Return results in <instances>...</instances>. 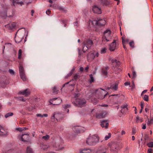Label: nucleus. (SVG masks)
Masks as SVG:
<instances>
[{"mask_svg":"<svg viewBox=\"0 0 153 153\" xmlns=\"http://www.w3.org/2000/svg\"><path fill=\"white\" fill-rule=\"evenodd\" d=\"M104 90L100 88L96 90V96L98 99L102 100L107 95V93Z\"/></svg>","mask_w":153,"mask_h":153,"instance_id":"obj_2","label":"nucleus"},{"mask_svg":"<svg viewBox=\"0 0 153 153\" xmlns=\"http://www.w3.org/2000/svg\"><path fill=\"white\" fill-rule=\"evenodd\" d=\"M107 49L105 48H101L100 52L101 53H104L106 52Z\"/></svg>","mask_w":153,"mask_h":153,"instance_id":"obj_41","label":"nucleus"},{"mask_svg":"<svg viewBox=\"0 0 153 153\" xmlns=\"http://www.w3.org/2000/svg\"><path fill=\"white\" fill-rule=\"evenodd\" d=\"M16 130L18 131H23V130L22 129V128H16Z\"/></svg>","mask_w":153,"mask_h":153,"instance_id":"obj_55","label":"nucleus"},{"mask_svg":"<svg viewBox=\"0 0 153 153\" xmlns=\"http://www.w3.org/2000/svg\"><path fill=\"white\" fill-rule=\"evenodd\" d=\"M52 100L54 101H56L55 102H54L55 103L54 104V105H58L59 103H60L62 101V100L60 98H54L52 99Z\"/></svg>","mask_w":153,"mask_h":153,"instance_id":"obj_26","label":"nucleus"},{"mask_svg":"<svg viewBox=\"0 0 153 153\" xmlns=\"http://www.w3.org/2000/svg\"><path fill=\"white\" fill-rule=\"evenodd\" d=\"M106 152V149L105 146H104L100 147L98 149L97 153H105Z\"/></svg>","mask_w":153,"mask_h":153,"instance_id":"obj_17","label":"nucleus"},{"mask_svg":"<svg viewBox=\"0 0 153 153\" xmlns=\"http://www.w3.org/2000/svg\"><path fill=\"white\" fill-rule=\"evenodd\" d=\"M125 37L124 36H123L122 37V44H124V42H125Z\"/></svg>","mask_w":153,"mask_h":153,"instance_id":"obj_54","label":"nucleus"},{"mask_svg":"<svg viewBox=\"0 0 153 153\" xmlns=\"http://www.w3.org/2000/svg\"><path fill=\"white\" fill-rule=\"evenodd\" d=\"M101 3L103 5H108L110 4V2L108 0H101Z\"/></svg>","mask_w":153,"mask_h":153,"instance_id":"obj_28","label":"nucleus"},{"mask_svg":"<svg viewBox=\"0 0 153 153\" xmlns=\"http://www.w3.org/2000/svg\"><path fill=\"white\" fill-rule=\"evenodd\" d=\"M98 141V138L95 135L89 136L87 138L86 143L88 145L92 146L95 145Z\"/></svg>","mask_w":153,"mask_h":153,"instance_id":"obj_4","label":"nucleus"},{"mask_svg":"<svg viewBox=\"0 0 153 153\" xmlns=\"http://www.w3.org/2000/svg\"><path fill=\"white\" fill-rule=\"evenodd\" d=\"M79 95L80 94L79 93H75L74 94V98L76 100L77 99V98L79 96Z\"/></svg>","mask_w":153,"mask_h":153,"instance_id":"obj_40","label":"nucleus"},{"mask_svg":"<svg viewBox=\"0 0 153 153\" xmlns=\"http://www.w3.org/2000/svg\"><path fill=\"white\" fill-rule=\"evenodd\" d=\"M123 45V48H124L126 50H127V48L126 47V43H125V42H124V44H122Z\"/></svg>","mask_w":153,"mask_h":153,"instance_id":"obj_62","label":"nucleus"},{"mask_svg":"<svg viewBox=\"0 0 153 153\" xmlns=\"http://www.w3.org/2000/svg\"><path fill=\"white\" fill-rule=\"evenodd\" d=\"M11 2L12 3L13 5L15 6L17 4H20L22 5L24 4L23 3L22 1L19 2V0H10Z\"/></svg>","mask_w":153,"mask_h":153,"instance_id":"obj_21","label":"nucleus"},{"mask_svg":"<svg viewBox=\"0 0 153 153\" xmlns=\"http://www.w3.org/2000/svg\"><path fill=\"white\" fill-rule=\"evenodd\" d=\"M147 146L148 147L150 148L153 147V142H151L148 143L147 144Z\"/></svg>","mask_w":153,"mask_h":153,"instance_id":"obj_44","label":"nucleus"},{"mask_svg":"<svg viewBox=\"0 0 153 153\" xmlns=\"http://www.w3.org/2000/svg\"><path fill=\"white\" fill-rule=\"evenodd\" d=\"M102 72L103 75L105 76H107V71L106 70H105V68H102Z\"/></svg>","mask_w":153,"mask_h":153,"instance_id":"obj_32","label":"nucleus"},{"mask_svg":"<svg viewBox=\"0 0 153 153\" xmlns=\"http://www.w3.org/2000/svg\"><path fill=\"white\" fill-rule=\"evenodd\" d=\"M64 117L63 114L58 112H54L51 117L52 121L56 122V121H60L62 120Z\"/></svg>","mask_w":153,"mask_h":153,"instance_id":"obj_5","label":"nucleus"},{"mask_svg":"<svg viewBox=\"0 0 153 153\" xmlns=\"http://www.w3.org/2000/svg\"><path fill=\"white\" fill-rule=\"evenodd\" d=\"M129 45L132 48H133L134 47V41H131L129 43Z\"/></svg>","mask_w":153,"mask_h":153,"instance_id":"obj_47","label":"nucleus"},{"mask_svg":"<svg viewBox=\"0 0 153 153\" xmlns=\"http://www.w3.org/2000/svg\"><path fill=\"white\" fill-rule=\"evenodd\" d=\"M147 91V90H144L143 91H142V92L141 93V96H142L143 94L145 93Z\"/></svg>","mask_w":153,"mask_h":153,"instance_id":"obj_57","label":"nucleus"},{"mask_svg":"<svg viewBox=\"0 0 153 153\" xmlns=\"http://www.w3.org/2000/svg\"><path fill=\"white\" fill-rule=\"evenodd\" d=\"M89 67L88 66H87L85 68V70L86 72L88 71V70L89 69Z\"/></svg>","mask_w":153,"mask_h":153,"instance_id":"obj_61","label":"nucleus"},{"mask_svg":"<svg viewBox=\"0 0 153 153\" xmlns=\"http://www.w3.org/2000/svg\"><path fill=\"white\" fill-rule=\"evenodd\" d=\"M110 146L111 150L112 151H116L118 146L117 144L115 142H111L110 143Z\"/></svg>","mask_w":153,"mask_h":153,"instance_id":"obj_18","label":"nucleus"},{"mask_svg":"<svg viewBox=\"0 0 153 153\" xmlns=\"http://www.w3.org/2000/svg\"><path fill=\"white\" fill-rule=\"evenodd\" d=\"M111 62L113 65H116L118 66H119L120 64V62L116 59H112L111 60Z\"/></svg>","mask_w":153,"mask_h":153,"instance_id":"obj_25","label":"nucleus"},{"mask_svg":"<svg viewBox=\"0 0 153 153\" xmlns=\"http://www.w3.org/2000/svg\"><path fill=\"white\" fill-rule=\"evenodd\" d=\"M79 70L80 71L82 72L83 71L84 68L82 67H80L79 68Z\"/></svg>","mask_w":153,"mask_h":153,"instance_id":"obj_63","label":"nucleus"},{"mask_svg":"<svg viewBox=\"0 0 153 153\" xmlns=\"http://www.w3.org/2000/svg\"><path fill=\"white\" fill-rule=\"evenodd\" d=\"M30 136L28 134H22L21 137V140L24 142H27L29 139Z\"/></svg>","mask_w":153,"mask_h":153,"instance_id":"obj_14","label":"nucleus"},{"mask_svg":"<svg viewBox=\"0 0 153 153\" xmlns=\"http://www.w3.org/2000/svg\"><path fill=\"white\" fill-rule=\"evenodd\" d=\"M91 23L92 25L94 26L101 27L104 25L106 23V22L104 19L97 18L95 20L91 21Z\"/></svg>","mask_w":153,"mask_h":153,"instance_id":"obj_3","label":"nucleus"},{"mask_svg":"<svg viewBox=\"0 0 153 153\" xmlns=\"http://www.w3.org/2000/svg\"><path fill=\"white\" fill-rule=\"evenodd\" d=\"M149 139L148 135L146 134L144 136V140H148Z\"/></svg>","mask_w":153,"mask_h":153,"instance_id":"obj_52","label":"nucleus"},{"mask_svg":"<svg viewBox=\"0 0 153 153\" xmlns=\"http://www.w3.org/2000/svg\"><path fill=\"white\" fill-rule=\"evenodd\" d=\"M100 125L102 128L105 127L106 128H108L109 124L107 120H103L101 121Z\"/></svg>","mask_w":153,"mask_h":153,"instance_id":"obj_22","label":"nucleus"},{"mask_svg":"<svg viewBox=\"0 0 153 153\" xmlns=\"http://www.w3.org/2000/svg\"><path fill=\"white\" fill-rule=\"evenodd\" d=\"M56 150H62L63 148L62 144H61L59 143L56 142V143L55 145L54 146Z\"/></svg>","mask_w":153,"mask_h":153,"instance_id":"obj_23","label":"nucleus"},{"mask_svg":"<svg viewBox=\"0 0 153 153\" xmlns=\"http://www.w3.org/2000/svg\"><path fill=\"white\" fill-rule=\"evenodd\" d=\"M22 53V50L19 49V52H18V59H20L21 58Z\"/></svg>","mask_w":153,"mask_h":153,"instance_id":"obj_37","label":"nucleus"},{"mask_svg":"<svg viewBox=\"0 0 153 153\" xmlns=\"http://www.w3.org/2000/svg\"><path fill=\"white\" fill-rule=\"evenodd\" d=\"M133 74V77L132 78L134 79L136 77V74L135 71H133L132 72Z\"/></svg>","mask_w":153,"mask_h":153,"instance_id":"obj_48","label":"nucleus"},{"mask_svg":"<svg viewBox=\"0 0 153 153\" xmlns=\"http://www.w3.org/2000/svg\"><path fill=\"white\" fill-rule=\"evenodd\" d=\"M91 152L92 150L89 149L84 148L80 151V153H91Z\"/></svg>","mask_w":153,"mask_h":153,"instance_id":"obj_24","label":"nucleus"},{"mask_svg":"<svg viewBox=\"0 0 153 153\" xmlns=\"http://www.w3.org/2000/svg\"><path fill=\"white\" fill-rule=\"evenodd\" d=\"M117 46L116 40H114L113 42L110 45L109 50L111 51H114L118 48Z\"/></svg>","mask_w":153,"mask_h":153,"instance_id":"obj_9","label":"nucleus"},{"mask_svg":"<svg viewBox=\"0 0 153 153\" xmlns=\"http://www.w3.org/2000/svg\"><path fill=\"white\" fill-rule=\"evenodd\" d=\"M13 114L12 112H9L5 115V117L6 118H7L10 116H13Z\"/></svg>","mask_w":153,"mask_h":153,"instance_id":"obj_34","label":"nucleus"},{"mask_svg":"<svg viewBox=\"0 0 153 153\" xmlns=\"http://www.w3.org/2000/svg\"><path fill=\"white\" fill-rule=\"evenodd\" d=\"M71 107V105H70L66 104L63 107V108H64V110H65V111H67V113H68L69 111V110L68 108Z\"/></svg>","mask_w":153,"mask_h":153,"instance_id":"obj_29","label":"nucleus"},{"mask_svg":"<svg viewBox=\"0 0 153 153\" xmlns=\"http://www.w3.org/2000/svg\"><path fill=\"white\" fill-rule=\"evenodd\" d=\"M95 57V53H89L87 56V59L90 61L94 59Z\"/></svg>","mask_w":153,"mask_h":153,"instance_id":"obj_20","label":"nucleus"},{"mask_svg":"<svg viewBox=\"0 0 153 153\" xmlns=\"http://www.w3.org/2000/svg\"><path fill=\"white\" fill-rule=\"evenodd\" d=\"M17 33L18 32L15 36V41L17 43H19L22 41L24 37L21 34L17 35Z\"/></svg>","mask_w":153,"mask_h":153,"instance_id":"obj_10","label":"nucleus"},{"mask_svg":"<svg viewBox=\"0 0 153 153\" xmlns=\"http://www.w3.org/2000/svg\"><path fill=\"white\" fill-rule=\"evenodd\" d=\"M8 135V133L7 130L5 129L0 125V136H6Z\"/></svg>","mask_w":153,"mask_h":153,"instance_id":"obj_12","label":"nucleus"},{"mask_svg":"<svg viewBox=\"0 0 153 153\" xmlns=\"http://www.w3.org/2000/svg\"><path fill=\"white\" fill-rule=\"evenodd\" d=\"M16 26V24L14 22L10 23L5 25V27L9 30L14 28Z\"/></svg>","mask_w":153,"mask_h":153,"instance_id":"obj_16","label":"nucleus"},{"mask_svg":"<svg viewBox=\"0 0 153 153\" xmlns=\"http://www.w3.org/2000/svg\"><path fill=\"white\" fill-rule=\"evenodd\" d=\"M136 133V130L134 128H133L132 130V134L134 135V134Z\"/></svg>","mask_w":153,"mask_h":153,"instance_id":"obj_56","label":"nucleus"},{"mask_svg":"<svg viewBox=\"0 0 153 153\" xmlns=\"http://www.w3.org/2000/svg\"><path fill=\"white\" fill-rule=\"evenodd\" d=\"M92 10L94 13H95L100 14L102 13L101 8L96 5H94L93 6Z\"/></svg>","mask_w":153,"mask_h":153,"instance_id":"obj_13","label":"nucleus"},{"mask_svg":"<svg viewBox=\"0 0 153 153\" xmlns=\"http://www.w3.org/2000/svg\"><path fill=\"white\" fill-rule=\"evenodd\" d=\"M136 120L138 122H142L143 121V119L140 118L138 116H137L136 117Z\"/></svg>","mask_w":153,"mask_h":153,"instance_id":"obj_43","label":"nucleus"},{"mask_svg":"<svg viewBox=\"0 0 153 153\" xmlns=\"http://www.w3.org/2000/svg\"><path fill=\"white\" fill-rule=\"evenodd\" d=\"M143 99L145 101H148L149 100V96L146 95H145L144 96V97L143 98Z\"/></svg>","mask_w":153,"mask_h":153,"instance_id":"obj_42","label":"nucleus"},{"mask_svg":"<svg viewBox=\"0 0 153 153\" xmlns=\"http://www.w3.org/2000/svg\"><path fill=\"white\" fill-rule=\"evenodd\" d=\"M153 123V119H151L150 120L148 119L147 120V124L148 125L152 124Z\"/></svg>","mask_w":153,"mask_h":153,"instance_id":"obj_39","label":"nucleus"},{"mask_svg":"<svg viewBox=\"0 0 153 153\" xmlns=\"http://www.w3.org/2000/svg\"><path fill=\"white\" fill-rule=\"evenodd\" d=\"M79 74H76L74 76V79L76 80L78 79L79 78Z\"/></svg>","mask_w":153,"mask_h":153,"instance_id":"obj_38","label":"nucleus"},{"mask_svg":"<svg viewBox=\"0 0 153 153\" xmlns=\"http://www.w3.org/2000/svg\"><path fill=\"white\" fill-rule=\"evenodd\" d=\"M144 105V103L143 102H141V104H140L141 109H143Z\"/></svg>","mask_w":153,"mask_h":153,"instance_id":"obj_51","label":"nucleus"},{"mask_svg":"<svg viewBox=\"0 0 153 153\" xmlns=\"http://www.w3.org/2000/svg\"><path fill=\"white\" fill-rule=\"evenodd\" d=\"M59 9V10H65L62 7H59V8H58Z\"/></svg>","mask_w":153,"mask_h":153,"instance_id":"obj_64","label":"nucleus"},{"mask_svg":"<svg viewBox=\"0 0 153 153\" xmlns=\"http://www.w3.org/2000/svg\"><path fill=\"white\" fill-rule=\"evenodd\" d=\"M53 90V94H57L58 93L57 91L58 90L57 89V88L56 87H54L52 89Z\"/></svg>","mask_w":153,"mask_h":153,"instance_id":"obj_36","label":"nucleus"},{"mask_svg":"<svg viewBox=\"0 0 153 153\" xmlns=\"http://www.w3.org/2000/svg\"><path fill=\"white\" fill-rule=\"evenodd\" d=\"M74 70V69L71 70L70 73L68 75V76H71Z\"/></svg>","mask_w":153,"mask_h":153,"instance_id":"obj_50","label":"nucleus"},{"mask_svg":"<svg viewBox=\"0 0 153 153\" xmlns=\"http://www.w3.org/2000/svg\"><path fill=\"white\" fill-rule=\"evenodd\" d=\"M86 100L84 99H78L76 100L75 105L79 107H83L85 106Z\"/></svg>","mask_w":153,"mask_h":153,"instance_id":"obj_7","label":"nucleus"},{"mask_svg":"<svg viewBox=\"0 0 153 153\" xmlns=\"http://www.w3.org/2000/svg\"><path fill=\"white\" fill-rule=\"evenodd\" d=\"M51 13V11H50L49 10H47L46 11V14L49 15Z\"/></svg>","mask_w":153,"mask_h":153,"instance_id":"obj_59","label":"nucleus"},{"mask_svg":"<svg viewBox=\"0 0 153 153\" xmlns=\"http://www.w3.org/2000/svg\"><path fill=\"white\" fill-rule=\"evenodd\" d=\"M0 16L2 17H4L7 16H10L8 15L7 13V8L4 9L2 8L0 13Z\"/></svg>","mask_w":153,"mask_h":153,"instance_id":"obj_15","label":"nucleus"},{"mask_svg":"<svg viewBox=\"0 0 153 153\" xmlns=\"http://www.w3.org/2000/svg\"><path fill=\"white\" fill-rule=\"evenodd\" d=\"M50 137V136L48 135H46L45 136H43L42 137V139L44 140H48Z\"/></svg>","mask_w":153,"mask_h":153,"instance_id":"obj_33","label":"nucleus"},{"mask_svg":"<svg viewBox=\"0 0 153 153\" xmlns=\"http://www.w3.org/2000/svg\"><path fill=\"white\" fill-rule=\"evenodd\" d=\"M111 134L109 133L108 134V135H106L105 137V140H107L108 139L111 137Z\"/></svg>","mask_w":153,"mask_h":153,"instance_id":"obj_45","label":"nucleus"},{"mask_svg":"<svg viewBox=\"0 0 153 153\" xmlns=\"http://www.w3.org/2000/svg\"><path fill=\"white\" fill-rule=\"evenodd\" d=\"M153 150L151 149H149L147 151V153H152Z\"/></svg>","mask_w":153,"mask_h":153,"instance_id":"obj_53","label":"nucleus"},{"mask_svg":"<svg viewBox=\"0 0 153 153\" xmlns=\"http://www.w3.org/2000/svg\"><path fill=\"white\" fill-rule=\"evenodd\" d=\"M127 105H124L121 106V108H122L121 112L122 113H124L126 112L127 110Z\"/></svg>","mask_w":153,"mask_h":153,"instance_id":"obj_27","label":"nucleus"},{"mask_svg":"<svg viewBox=\"0 0 153 153\" xmlns=\"http://www.w3.org/2000/svg\"><path fill=\"white\" fill-rule=\"evenodd\" d=\"M30 90L29 89L27 88L23 91H19L18 93L25 95V97H27L30 94Z\"/></svg>","mask_w":153,"mask_h":153,"instance_id":"obj_11","label":"nucleus"},{"mask_svg":"<svg viewBox=\"0 0 153 153\" xmlns=\"http://www.w3.org/2000/svg\"><path fill=\"white\" fill-rule=\"evenodd\" d=\"M36 116L37 117H43V116L41 114H36Z\"/></svg>","mask_w":153,"mask_h":153,"instance_id":"obj_58","label":"nucleus"},{"mask_svg":"<svg viewBox=\"0 0 153 153\" xmlns=\"http://www.w3.org/2000/svg\"><path fill=\"white\" fill-rule=\"evenodd\" d=\"M106 114V113L105 112L102 111L100 113H97L96 117L99 119L105 117Z\"/></svg>","mask_w":153,"mask_h":153,"instance_id":"obj_19","label":"nucleus"},{"mask_svg":"<svg viewBox=\"0 0 153 153\" xmlns=\"http://www.w3.org/2000/svg\"><path fill=\"white\" fill-rule=\"evenodd\" d=\"M19 74L21 79L23 81L27 80V77L25 74V71L23 67L20 65L19 67Z\"/></svg>","mask_w":153,"mask_h":153,"instance_id":"obj_8","label":"nucleus"},{"mask_svg":"<svg viewBox=\"0 0 153 153\" xmlns=\"http://www.w3.org/2000/svg\"><path fill=\"white\" fill-rule=\"evenodd\" d=\"M26 152L27 153H33V151L32 149L30 146L27 147Z\"/></svg>","mask_w":153,"mask_h":153,"instance_id":"obj_31","label":"nucleus"},{"mask_svg":"<svg viewBox=\"0 0 153 153\" xmlns=\"http://www.w3.org/2000/svg\"><path fill=\"white\" fill-rule=\"evenodd\" d=\"M113 89H114L115 91H116L118 89V85L115 84V85L112 86L111 88Z\"/></svg>","mask_w":153,"mask_h":153,"instance_id":"obj_46","label":"nucleus"},{"mask_svg":"<svg viewBox=\"0 0 153 153\" xmlns=\"http://www.w3.org/2000/svg\"><path fill=\"white\" fill-rule=\"evenodd\" d=\"M83 48L82 51L85 52L89 49H90L93 44V41L91 40H85L82 43Z\"/></svg>","mask_w":153,"mask_h":153,"instance_id":"obj_6","label":"nucleus"},{"mask_svg":"<svg viewBox=\"0 0 153 153\" xmlns=\"http://www.w3.org/2000/svg\"><path fill=\"white\" fill-rule=\"evenodd\" d=\"M90 79L88 80L89 82L90 83H92L94 81V79L93 76V75L92 74H91L89 75Z\"/></svg>","mask_w":153,"mask_h":153,"instance_id":"obj_30","label":"nucleus"},{"mask_svg":"<svg viewBox=\"0 0 153 153\" xmlns=\"http://www.w3.org/2000/svg\"><path fill=\"white\" fill-rule=\"evenodd\" d=\"M124 85L126 86L128 85H130V82H126L124 83Z\"/></svg>","mask_w":153,"mask_h":153,"instance_id":"obj_60","label":"nucleus"},{"mask_svg":"<svg viewBox=\"0 0 153 153\" xmlns=\"http://www.w3.org/2000/svg\"><path fill=\"white\" fill-rule=\"evenodd\" d=\"M9 71L10 73L12 75H13L14 74V72L13 71L12 69H9Z\"/></svg>","mask_w":153,"mask_h":153,"instance_id":"obj_49","label":"nucleus"},{"mask_svg":"<svg viewBox=\"0 0 153 153\" xmlns=\"http://www.w3.org/2000/svg\"><path fill=\"white\" fill-rule=\"evenodd\" d=\"M41 149L43 150H45L47 149L49 146L46 145H42L40 146Z\"/></svg>","mask_w":153,"mask_h":153,"instance_id":"obj_35","label":"nucleus"},{"mask_svg":"<svg viewBox=\"0 0 153 153\" xmlns=\"http://www.w3.org/2000/svg\"><path fill=\"white\" fill-rule=\"evenodd\" d=\"M111 39V31L109 29H107L103 32V35L102 37V43L106 44Z\"/></svg>","mask_w":153,"mask_h":153,"instance_id":"obj_1","label":"nucleus"}]
</instances>
